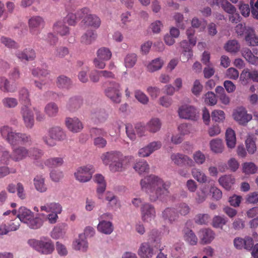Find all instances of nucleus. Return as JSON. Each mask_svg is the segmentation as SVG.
<instances>
[{
	"label": "nucleus",
	"mask_w": 258,
	"mask_h": 258,
	"mask_svg": "<svg viewBox=\"0 0 258 258\" xmlns=\"http://www.w3.org/2000/svg\"><path fill=\"white\" fill-rule=\"evenodd\" d=\"M105 199L108 206L112 209H117L120 207V202L113 192L107 191L105 194Z\"/></svg>",
	"instance_id": "obj_28"
},
{
	"label": "nucleus",
	"mask_w": 258,
	"mask_h": 258,
	"mask_svg": "<svg viewBox=\"0 0 258 258\" xmlns=\"http://www.w3.org/2000/svg\"><path fill=\"white\" fill-rule=\"evenodd\" d=\"M137 56L135 53H129L126 55L124 60V66L126 68H132L136 64Z\"/></svg>",
	"instance_id": "obj_48"
},
{
	"label": "nucleus",
	"mask_w": 258,
	"mask_h": 258,
	"mask_svg": "<svg viewBox=\"0 0 258 258\" xmlns=\"http://www.w3.org/2000/svg\"><path fill=\"white\" fill-rule=\"evenodd\" d=\"M234 182V178L230 175L222 176L219 179V184L226 190H230Z\"/></svg>",
	"instance_id": "obj_32"
},
{
	"label": "nucleus",
	"mask_w": 258,
	"mask_h": 258,
	"mask_svg": "<svg viewBox=\"0 0 258 258\" xmlns=\"http://www.w3.org/2000/svg\"><path fill=\"white\" fill-rule=\"evenodd\" d=\"M44 23V20L40 16H33L29 20V26L30 29L38 28L43 26Z\"/></svg>",
	"instance_id": "obj_45"
},
{
	"label": "nucleus",
	"mask_w": 258,
	"mask_h": 258,
	"mask_svg": "<svg viewBox=\"0 0 258 258\" xmlns=\"http://www.w3.org/2000/svg\"><path fill=\"white\" fill-rule=\"evenodd\" d=\"M179 117L185 119H195L197 117V110L195 107L188 104L181 105L178 110Z\"/></svg>",
	"instance_id": "obj_10"
},
{
	"label": "nucleus",
	"mask_w": 258,
	"mask_h": 258,
	"mask_svg": "<svg viewBox=\"0 0 258 258\" xmlns=\"http://www.w3.org/2000/svg\"><path fill=\"white\" fill-rule=\"evenodd\" d=\"M201 243L203 244L211 243L215 238V233L211 229H201L199 232Z\"/></svg>",
	"instance_id": "obj_18"
},
{
	"label": "nucleus",
	"mask_w": 258,
	"mask_h": 258,
	"mask_svg": "<svg viewBox=\"0 0 258 258\" xmlns=\"http://www.w3.org/2000/svg\"><path fill=\"white\" fill-rule=\"evenodd\" d=\"M40 210L42 213H38V217H35L34 213L30 209L21 207L18 210L17 217L30 228L37 229L42 225L41 219L50 224L56 223L58 221V215L62 212V207L58 203L48 202L41 205Z\"/></svg>",
	"instance_id": "obj_1"
},
{
	"label": "nucleus",
	"mask_w": 258,
	"mask_h": 258,
	"mask_svg": "<svg viewBox=\"0 0 258 258\" xmlns=\"http://www.w3.org/2000/svg\"><path fill=\"white\" fill-rule=\"evenodd\" d=\"M0 132L3 138L11 145H16L20 143H26L31 141L29 136L24 134L16 133L8 126L2 127Z\"/></svg>",
	"instance_id": "obj_4"
},
{
	"label": "nucleus",
	"mask_w": 258,
	"mask_h": 258,
	"mask_svg": "<svg viewBox=\"0 0 258 258\" xmlns=\"http://www.w3.org/2000/svg\"><path fill=\"white\" fill-rule=\"evenodd\" d=\"M104 93L105 96L112 102L115 103H119L121 102V87L118 83H110L105 88Z\"/></svg>",
	"instance_id": "obj_8"
},
{
	"label": "nucleus",
	"mask_w": 258,
	"mask_h": 258,
	"mask_svg": "<svg viewBox=\"0 0 258 258\" xmlns=\"http://www.w3.org/2000/svg\"><path fill=\"white\" fill-rule=\"evenodd\" d=\"M251 14L254 18L258 19V0H250Z\"/></svg>",
	"instance_id": "obj_64"
},
{
	"label": "nucleus",
	"mask_w": 258,
	"mask_h": 258,
	"mask_svg": "<svg viewBox=\"0 0 258 258\" xmlns=\"http://www.w3.org/2000/svg\"><path fill=\"white\" fill-rule=\"evenodd\" d=\"M120 155L119 157L113 160L109 164V169L113 172L125 170L134 160L132 156H124L121 152Z\"/></svg>",
	"instance_id": "obj_5"
},
{
	"label": "nucleus",
	"mask_w": 258,
	"mask_h": 258,
	"mask_svg": "<svg viewBox=\"0 0 258 258\" xmlns=\"http://www.w3.org/2000/svg\"><path fill=\"white\" fill-rule=\"evenodd\" d=\"M138 254L140 258H152L155 254L153 247L148 242L142 243L138 250Z\"/></svg>",
	"instance_id": "obj_16"
},
{
	"label": "nucleus",
	"mask_w": 258,
	"mask_h": 258,
	"mask_svg": "<svg viewBox=\"0 0 258 258\" xmlns=\"http://www.w3.org/2000/svg\"><path fill=\"white\" fill-rule=\"evenodd\" d=\"M0 89L4 92H14L17 89L15 83L10 84L4 77H0Z\"/></svg>",
	"instance_id": "obj_26"
},
{
	"label": "nucleus",
	"mask_w": 258,
	"mask_h": 258,
	"mask_svg": "<svg viewBox=\"0 0 258 258\" xmlns=\"http://www.w3.org/2000/svg\"><path fill=\"white\" fill-rule=\"evenodd\" d=\"M212 195L213 198L218 200L222 198V194L221 191L213 185H209V194Z\"/></svg>",
	"instance_id": "obj_62"
},
{
	"label": "nucleus",
	"mask_w": 258,
	"mask_h": 258,
	"mask_svg": "<svg viewBox=\"0 0 258 258\" xmlns=\"http://www.w3.org/2000/svg\"><path fill=\"white\" fill-rule=\"evenodd\" d=\"M135 97L138 101L143 104H147L149 101V98L146 94L139 90L135 92Z\"/></svg>",
	"instance_id": "obj_56"
},
{
	"label": "nucleus",
	"mask_w": 258,
	"mask_h": 258,
	"mask_svg": "<svg viewBox=\"0 0 258 258\" xmlns=\"http://www.w3.org/2000/svg\"><path fill=\"white\" fill-rule=\"evenodd\" d=\"M146 92L152 100H156L160 94V89L156 86H150L147 88Z\"/></svg>",
	"instance_id": "obj_54"
},
{
	"label": "nucleus",
	"mask_w": 258,
	"mask_h": 258,
	"mask_svg": "<svg viewBox=\"0 0 258 258\" xmlns=\"http://www.w3.org/2000/svg\"><path fill=\"white\" fill-rule=\"evenodd\" d=\"M194 161L198 165L204 164L206 161V157L205 154L201 151L195 152L192 156Z\"/></svg>",
	"instance_id": "obj_58"
},
{
	"label": "nucleus",
	"mask_w": 258,
	"mask_h": 258,
	"mask_svg": "<svg viewBox=\"0 0 258 258\" xmlns=\"http://www.w3.org/2000/svg\"><path fill=\"white\" fill-rule=\"evenodd\" d=\"M64 163V160L61 157H55L46 159L44 164L49 167H55L60 166Z\"/></svg>",
	"instance_id": "obj_38"
},
{
	"label": "nucleus",
	"mask_w": 258,
	"mask_h": 258,
	"mask_svg": "<svg viewBox=\"0 0 258 258\" xmlns=\"http://www.w3.org/2000/svg\"><path fill=\"white\" fill-rule=\"evenodd\" d=\"M203 99L206 104L210 106L215 105L217 102L216 95L212 92H208L204 95Z\"/></svg>",
	"instance_id": "obj_44"
},
{
	"label": "nucleus",
	"mask_w": 258,
	"mask_h": 258,
	"mask_svg": "<svg viewBox=\"0 0 258 258\" xmlns=\"http://www.w3.org/2000/svg\"><path fill=\"white\" fill-rule=\"evenodd\" d=\"M50 236L54 239H58L64 237V232L61 227L56 226L51 231Z\"/></svg>",
	"instance_id": "obj_55"
},
{
	"label": "nucleus",
	"mask_w": 258,
	"mask_h": 258,
	"mask_svg": "<svg viewBox=\"0 0 258 258\" xmlns=\"http://www.w3.org/2000/svg\"><path fill=\"white\" fill-rule=\"evenodd\" d=\"M16 55L22 61L33 60L35 57V53L32 49H26L23 51H18Z\"/></svg>",
	"instance_id": "obj_29"
},
{
	"label": "nucleus",
	"mask_w": 258,
	"mask_h": 258,
	"mask_svg": "<svg viewBox=\"0 0 258 258\" xmlns=\"http://www.w3.org/2000/svg\"><path fill=\"white\" fill-rule=\"evenodd\" d=\"M49 135L53 138L59 141L62 140L64 138V133L62 130L59 127H54L50 129Z\"/></svg>",
	"instance_id": "obj_46"
},
{
	"label": "nucleus",
	"mask_w": 258,
	"mask_h": 258,
	"mask_svg": "<svg viewBox=\"0 0 258 258\" xmlns=\"http://www.w3.org/2000/svg\"><path fill=\"white\" fill-rule=\"evenodd\" d=\"M65 124L69 131L73 133L80 132L83 128V124L77 117H69L65 119Z\"/></svg>",
	"instance_id": "obj_12"
},
{
	"label": "nucleus",
	"mask_w": 258,
	"mask_h": 258,
	"mask_svg": "<svg viewBox=\"0 0 258 258\" xmlns=\"http://www.w3.org/2000/svg\"><path fill=\"white\" fill-rule=\"evenodd\" d=\"M51 179L55 182H58L63 177V172L59 170H52L50 173Z\"/></svg>",
	"instance_id": "obj_63"
},
{
	"label": "nucleus",
	"mask_w": 258,
	"mask_h": 258,
	"mask_svg": "<svg viewBox=\"0 0 258 258\" xmlns=\"http://www.w3.org/2000/svg\"><path fill=\"white\" fill-rule=\"evenodd\" d=\"M3 105L8 108H14L18 105V101L15 98L7 97L3 100Z\"/></svg>",
	"instance_id": "obj_61"
},
{
	"label": "nucleus",
	"mask_w": 258,
	"mask_h": 258,
	"mask_svg": "<svg viewBox=\"0 0 258 258\" xmlns=\"http://www.w3.org/2000/svg\"><path fill=\"white\" fill-rule=\"evenodd\" d=\"M211 117L216 122H223L225 119V113L223 110L215 109L211 113Z\"/></svg>",
	"instance_id": "obj_43"
},
{
	"label": "nucleus",
	"mask_w": 258,
	"mask_h": 258,
	"mask_svg": "<svg viewBox=\"0 0 258 258\" xmlns=\"http://www.w3.org/2000/svg\"><path fill=\"white\" fill-rule=\"evenodd\" d=\"M59 111L57 105L53 102L47 103L44 108V113L49 117H53L56 116Z\"/></svg>",
	"instance_id": "obj_27"
},
{
	"label": "nucleus",
	"mask_w": 258,
	"mask_h": 258,
	"mask_svg": "<svg viewBox=\"0 0 258 258\" xmlns=\"http://www.w3.org/2000/svg\"><path fill=\"white\" fill-rule=\"evenodd\" d=\"M53 29L55 33L61 36L66 35L69 33V28L64 25L63 21L60 20L54 24Z\"/></svg>",
	"instance_id": "obj_34"
},
{
	"label": "nucleus",
	"mask_w": 258,
	"mask_h": 258,
	"mask_svg": "<svg viewBox=\"0 0 258 258\" xmlns=\"http://www.w3.org/2000/svg\"><path fill=\"white\" fill-rule=\"evenodd\" d=\"M240 45L235 40L228 41L225 45L224 48L226 51L230 53H236L240 49Z\"/></svg>",
	"instance_id": "obj_41"
},
{
	"label": "nucleus",
	"mask_w": 258,
	"mask_h": 258,
	"mask_svg": "<svg viewBox=\"0 0 258 258\" xmlns=\"http://www.w3.org/2000/svg\"><path fill=\"white\" fill-rule=\"evenodd\" d=\"M33 184L35 189L41 193L45 192L47 187L45 182V178L42 175H37L33 179Z\"/></svg>",
	"instance_id": "obj_23"
},
{
	"label": "nucleus",
	"mask_w": 258,
	"mask_h": 258,
	"mask_svg": "<svg viewBox=\"0 0 258 258\" xmlns=\"http://www.w3.org/2000/svg\"><path fill=\"white\" fill-rule=\"evenodd\" d=\"M85 23L88 26L98 28L101 24L100 19L96 15L89 14L85 19Z\"/></svg>",
	"instance_id": "obj_35"
},
{
	"label": "nucleus",
	"mask_w": 258,
	"mask_h": 258,
	"mask_svg": "<svg viewBox=\"0 0 258 258\" xmlns=\"http://www.w3.org/2000/svg\"><path fill=\"white\" fill-rule=\"evenodd\" d=\"M164 64V61L161 58H156L151 61L147 66V70L150 72H154L160 70Z\"/></svg>",
	"instance_id": "obj_31"
},
{
	"label": "nucleus",
	"mask_w": 258,
	"mask_h": 258,
	"mask_svg": "<svg viewBox=\"0 0 258 258\" xmlns=\"http://www.w3.org/2000/svg\"><path fill=\"white\" fill-rule=\"evenodd\" d=\"M56 84L59 88L68 89L71 84V82L70 79L68 77L61 76L57 78Z\"/></svg>",
	"instance_id": "obj_50"
},
{
	"label": "nucleus",
	"mask_w": 258,
	"mask_h": 258,
	"mask_svg": "<svg viewBox=\"0 0 258 258\" xmlns=\"http://www.w3.org/2000/svg\"><path fill=\"white\" fill-rule=\"evenodd\" d=\"M209 194V185H205L201 186L197 191L196 201L197 203L204 202Z\"/></svg>",
	"instance_id": "obj_30"
},
{
	"label": "nucleus",
	"mask_w": 258,
	"mask_h": 258,
	"mask_svg": "<svg viewBox=\"0 0 258 258\" xmlns=\"http://www.w3.org/2000/svg\"><path fill=\"white\" fill-rule=\"evenodd\" d=\"M94 181L98 184L97 189L98 197L99 199H103V193L106 189V182L104 176L101 174H96L94 177Z\"/></svg>",
	"instance_id": "obj_21"
},
{
	"label": "nucleus",
	"mask_w": 258,
	"mask_h": 258,
	"mask_svg": "<svg viewBox=\"0 0 258 258\" xmlns=\"http://www.w3.org/2000/svg\"><path fill=\"white\" fill-rule=\"evenodd\" d=\"M184 238L190 245H196L198 242V238L191 230H188L185 233Z\"/></svg>",
	"instance_id": "obj_52"
},
{
	"label": "nucleus",
	"mask_w": 258,
	"mask_h": 258,
	"mask_svg": "<svg viewBox=\"0 0 258 258\" xmlns=\"http://www.w3.org/2000/svg\"><path fill=\"white\" fill-rule=\"evenodd\" d=\"M161 125V121L158 118H153L147 123L146 128L149 132L155 133L160 130Z\"/></svg>",
	"instance_id": "obj_25"
},
{
	"label": "nucleus",
	"mask_w": 258,
	"mask_h": 258,
	"mask_svg": "<svg viewBox=\"0 0 258 258\" xmlns=\"http://www.w3.org/2000/svg\"><path fill=\"white\" fill-rule=\"evenodd\" d=\"M245 40L249 46H256L258 45V36L252 29H249L247 31Z\"/></svg>",
	"instance_id": "obj_36"
},
{
	"label": "nucleus",
	"mask_w": 258,
	"mask_h": 258,
	"mask_svg": "<svg viewBox=\"0 0 258 258\" xmlns=\"http://www.w3.org/2000/svg\"><path fill=\"white\" fill-rule=\"evenodd\" d=\"M112 218V214L108 212L100 215L98 217L99 223L97 226V231L106 235L110 234L113 232L114 227L112 223L107 220Z\"/></svg>",
	"instance_id": "obj_6"
},
{
	"label": "nucleus",
	"mask_w": 258,
	"mask_h": 258,
	"mask_svg": "<svg viewBox=\"0 0 258 258\" xmlns=\"http://www.w3.org/2000/svg\"><path fill=\"white\" fill-rule=\"evenodd\" d=\"M209 147L212 152L216 154H221L225 149L222 139L216 138L211 140L209 142Z\"/></svg>",
	"instance_id": "obj_22"
},
{
	"label": "nucleus",
	"mask_w": 258,
	"mask_h": 258,
	"mask_svg": "<svg viewBox=\"0 0 258 258\" xmlns=\"http://www.w3.org/2000/svg\"><path fill=\"white\" fill-rule=\"evenodd\" d=\"M141 186L150 196L151 201H155L168 193L170 183L164 182L160 177L154 175H150L141 180Z\"/></svg>",
	"instance_id": "obj_2"
},
{
	"label": "nucleus",
	"mask_w": 258,
	"mask_h": 258,
	"mask_svg": "<svg viewBox=\"0 0 258 258\" xmlns=\"http://www.w3.org/2000/svg\"><path fill=\"white\" fill-rule=\"evenodd\" d=\"M218 4L226 12L229 14H233L236 12V9L235 7L230 4L227 0H219Z\"/></svg>",
	"instance_id": "obj_51"
},
{
	"label": "nucleus",
	"mask_w": 258,
	"mask_h": 258,
	"mask_svg": "<svg viewBox=\"0 0 258 258\" xmlns=\"http://www.w3.org/2000/svg\"><path fill=\"white\" fill-rule=\"evenodd\" d=\"M29 156V150L24 147H15L11 154V159L15 162H19Z\"/></svg>",
	"instance_id": "obj_17"
},
{
	"label": "nucleus",
	"mask_w": 258,
	"mask_h": 258,
	"mask_svg": "<svg viewBox=\"0 0 258 258\" xmlns=\"http://www.w3.org/2000/svg\"><path fill=\"white\" fill-rule=\"evenodd\" d=\"M161 143L160 142H152L140 149L138 154L141 157H147L156 150H159L161 147Z\"/></svg>",
	"instance_id": "obj_14"
},
{
	"label": "nucleus",
	"mask_w": 258,
	"mask_h": 258,
	"mask_svg": "<svg viewBox=\"0 0 258 258\" xmlns=\"http://www.w3.org/2000/svg\"><path fill=\"white\" fill-rule=\"evenodd\" d=\"M203 89V86L199 80H196L191 88V92L196 96H199Z\"/></svg>",
	"instance_id": "obj_57"
},
{
	"label": "nucleus",
	"mask_w": 258,
	"mask_h": 258,
	"mask_svg": "<svg viewBox=\"0 0 258 258\" xmlns=\"http://www.w3.org/2000/svg\"><path fill=\"white\" fill-rule=\"evenodd\" d=\"M96 37V34L93 31H88L82 37L81 41L85 44H90Z\"/></svg>",
	"instance_id": "obj_53"
},
{
	"label": "nucleus",
	"mask_w": 258,
	"mask_h": 258,
	"mask_svg": "<svg viewBox=\"0 0 258 258\" xmlns=\"http://www.w3.org/2000/svg\"><path fill=\"white\" fill-rule=\"evenodd\" d=\"M162 215L164 219L168 220L171 222L175 220L178 217V214L175 209L171 208L165 209L162 212Z\"/></svg>",
	"instance_id": "obj_39"
},
{
	"label": "nucleus",
	"mask_w": 258,
	"mask_h": 258,
	"mask_svg": "<svg viewBox=\"0 0 258 258\" xmlns=\"http://www.w3.org/2000/svg\"><path fill=\"white\" fill-rule=\"evenodd\" d=\"M22 116L24 124L27 128H31L34 123L33 112L27 107H24L22 110Z\"/></svg>",
	"instance_id": "obj_20"
},
{
	"label": "nucleus",
	"mask_w": 258,
	"mask_h": 258,
	"mask_svg": "<svg viewBox=\"0 0 258 258\" xmlns=\"http://www.w3.org/2000/svg\"><path fill=\"white\" fill-rule=\"evenodd\" d=\"M120 156V152L118 151L107 152L101 155L100 159L103 164L109 166L113 160L119 157Z\"/></svg>",
	"instance_id": "obj_24"
},
{
	"label": "nucleus",
	"mask_w": 258,
	"mask_h": 258,
	"mask_svg": "<svg viewBox=\"0 0 258 258\" xmlns=\"http://www.w3.org/2000/svg\"><path fill=\"white\" fill-rule=\"evenodd\" d=\"M234 119L240 124H245L252 119V115L247 112L245 108L239 107L236 109L233 113Z\"/></svg>",
	"instance_id": "obj_11"
},
{
	"label": "nucleus",
	"mask_w": 258,
	"mask_h": 258,
	"mask_svg": "<svg viewBox=\"0 0 258 258\" xmlns=\"http://www.w3.org/2000/svg\"><path fill=\"white\" fill-rule=\"evenodd\" d=\"M257 169L256 166L252 162H245L242 164V171L246 174H254Z\"/></svg>",
	"instance_id": "obj_49"
},
{
	"label": "nucleus",
	"mask_w": 258,
	"mask_h": 258,
	"mask_svg": "<svg viewBox=\"0 0 258 258\" xmlns=\"http://www.w3.org/2000/svg\"><path fill=\"white\" fill-rule=\"evenodd\" d=\"M227 220L223 216H215L213 217L212 225L215 228L223 229V226L226 224Z\"/></svg>",
	"instance_id": "obj_47"
},
{
	"label": "nucleus",
	"mask_w": 258,
	"mask_h": 258,
	"mask_svg": "<svg viewBox=\"0 0 258 258\" xmlns=\"http://www.w3.org/2000/svg\"><path fill=\"white\" fill-rule=\"evenodd\" d=\"M95 168L91 164L78 167L74 173L76 180L80 182H87L91 180L95 172Z\"/></svg>",
	"instance_id": "obj_7"
},
{
	"label": "nucleus",
	"mask_w": 258,
	"mask_h": 258,
	"mask_svg": "<svg viewBox=\"0 0 258 258\" xmlns=\"http://www.w3.org/2000/svg\"><path fill=\"white\" fill-rule=\"evenodd\" d=\"M56 250L58 254L61 256L68 255V250L66 245L62 243L57 241L55 243Z\"/></svg>",
	"instance_id": "obj_60"
},
{
	"label": "nucleus",
	"mask_w": 258,
	"mask_h": 258,
	"mask_svg": "<svg viewBox=\"0 0 258 258\" xmlns=\"http://www.w3.org/2000/svg\"><path fill=\"white\" fill-rule=\"evenodd\" d=\"M111 56L112 53L108 48L101 47L97 50V57L102 60L107 61L111 58Z\"/></svg>",
	"instance_id": "obj_40"
},
{
	"label": "nucleus",
	"mask_w": 258,
	"mask_h": 258,
	"mask_svg": "<svg viewBox=\"0 0 258 258\" xmlns=\"http://www.w3.org/2000/svg\"><path fill=\"white\" fill-rule=\"evenodd\" d=\"M225 142L227 147L230 150L235 148L236 137L235 131L231 128H228L225 132Z\"/></svg>",
	"instance_id": "obj_19"
},
{
	"label": "nucleus",
	"mask_w": 258,
	"mask_h": 258,
	"mask_svg": "<svg viewBox=\"0 0 258 258\" xmlns=\"http://www.w3.org/2000/svg\"><path fill=\"white\" fill-rule=\"evenodd\" d=\"M191 173L192 177L199 183H204L208 181V176L199 168L192 169Z\"/></svg>",
	"instance_id": "obj_33"
},
{
	"label": "nucleus",
	"mask_w": 258,
	"mask_h": 258,
	"mask_svg": "<svg viewBox=\"0 0 258 258\" xmlns=\"http://www.w3.org/2000/svg\"><path fill=\"white\" fill-rule=\"evenodd\" d=\"M245 145L247 152L249 154H253L256 151V146L253 139L248 136L245 141Z\"/></svg>",
	"instance_id": "obj_42"
},
{
	"label": "nucleus",
	"mask_w": 258,
	"mask_h": 258,
	"mask_svg": "<svg viewBox=\"0 0 258 258\" xmlns=\"http://www.w3.org/2000/svg\"><path fill=\"white\" fill-rule=\"evenodd\" d=\"M225 76L226 78L235 80L238 78L239 74L236 69L230 68L226 71Z\"/></svg>",
	"instance_id": "obj_59"
},
{
	"label": "nucleus",
	"mask_w": 258,
	"mask_h": 258,
	"mask_svg": "<svg viewBox=\"0 0 258 258\" xmlns=\"http://www.w3.org/2000/svg\"><path fill=\"white\" fill-rule=\"evenodd\" d=\"M133 168L139 174L147 173L149 170V165L145 160H141L136 162Z\"/></svg>",
	"instance_id": "obj_37"
},
{
	"label": "nucleus",
	"mask_w": 258,
	"mask_h": 258,
	"mask_svg": "<svg viewBox=\"0 0 258 258\" xmlns=\"http://www.w3.org/2000/svg\"><path fill=\"white\" fill-rule=\"evenodd\" d=\"M156 212L154 207L149 204L145 203L141 207V219L145 223L151 224L155 221Z\"/></svg>",
	"instance_id": "obj_9"
},
{
	"label": "nucleus",
	"mask_w": 258,
	"mask_h": 258,
	"mask_svg": "<svg viewBox=\"0 0 258 258\" xmlns=\"http://www.w3.org/2000/svg\"><path fill=\"white\" fill-rule=\"evenodd\" d=\"M234 247L237 249H244L250 250L253 246L254 241L249 236L244 238L236 237L233 240Z\"/></svg>",
	"instance_id": "obj_13"
},
{
	"label": "nucleus",
	"mask_w": 258,
	"mask_h": 258,
	"mask_svg": "<svg viewBox=\"0 0 258 258\" xmlns=\"http://www.w3.org/2000/svg\"><path fill=\"white\" fill-rule=\"evenodd\" d=\"M28 244L42 255H50L55 250L54 242L49 237L46 236H41L39 239H30L28 241Z\"/></svg>",
	"instance_id": "obj_3"
},
{
	"label": "nucleus",
	"mask_w": 258,
	"mask_h": 258,
	"mask_svg": "<svg viewBox=\"0 0 258 258\" xmlns=\"http://www.w3.org/2000/svg\"><path fill=\"white\" fill-rule=\"evenodd\" d=\"M72 248L75 250L86 252L89 248V243L86 237L83 234H79L78 237L73 241Z\"/></svg>",
	"instance_id": "obj_15"
}]
</instances>
